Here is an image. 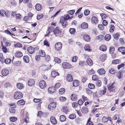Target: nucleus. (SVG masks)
<instances>
[{
    "label": "nucleus",
    "mask_w": 125,
    "mask_h": 125,
    "mask_svg": "<svg viewBox=\"0 0 125 125\" xmlns=\"http://www.w3.org/2000/svg\"><path fill=\"white\" fill-rule=\"evenodd\" d=\"M23 97L22 94L21 92L17 91L15 93L13 97L15 99H21Z\"/></svg>",
    "instance_id": "obj_1"
},
{
    "label": "nucleus",
    "mask_w": 125,
    "mask_h": 125,
    "mask_svg": "<svg viewBox=\"0 0 125 125\" xmlns=\"http://www.w3.org/2000/svg\"><path fill=\"white\" fill-rule=\"evenodd\" d=\"M0 14L1 16H6L8 17L10 15V12L8 10L5 11L4 10H0Z\"/></svg>",
    "instance_id": "obj_2"
},
{
    "label": "nucleus",
    "mask_w": 125,
    "mask_h": 125,
    "mask_svg": "<svg viewBox=\"0 0 125 125\" xmlns=\"http://www.w3.org/2000/svg\"><path fill=\"white\" fill-rule=\"evenodd\" d=\"M62 19H60V22L61 23L63 28H65L68 25V23L66 20L64 19V18Z\"/></svg>",
    "instance_id": "obj_3"
},
{
    "label": "nucleus",
    "mask_w": 125,
    "mask_h": 125,
    "mask_svg": "<svg viewBox=\"0 0 125 125\" xmlns=\"http://www.w3.org/2000/svg\"><path fill=\"white\" fill-rule=\"evenodd\" d=\"M62 47V44L60 42H57L55 45V49L58 51L60 50Z\"/></svg>",
    "instance_id": "obj_4"
},
{
    "label": "nucleus",
    "mask_w": 125,
    "mask_h": 125,
    "mask_svg": "<svg viewBox=\"0 0 125 125\" xmlns=\"http://www.w3.org/2000/svg\"><path fill=\"white\" fill-rule=\"evenodd\" d=\"M54 28L53 26H51L49 27L48 28L47 31L46 32H48L45 36H49L50 35V33H51L52 32L53 33L54 31Z\"/></svg>",
    "instance_id": "obj_5"
},
{
    "label": "nucleus",
    "mask_w": 125,
    "mask_h": 125,
    "mask_svg": "<svg viewBox=\"0 0 125 125\" xmlns=\"http://www.w3.org/2000/svg\"><path fill=\"white\" fill-rule=\"evenodd\" d=\"M56 107V103L55 102H52L50 103L48 105L49 109L51 111L54 109Z\"/></svg>",
    "instance_id": "obj_6"
},
{
    "label": "nucleus",
    "mask_w": 125,
    "mask_h": 125,
    "mask_svg": "<svg viewBox=\"0 0 125 125\" xmlns=\"http://www.w3.org/2000/svg\"><path fill=\"white\" fill-rule=\"evenodd\" d=\"M62 66L65 69H70L71 68V65L67 62H64L62 64Z\"/></svg>",
    "instance_id": "obj_7"
},
{
    "label": "nucleus",
    "mask_w": 125,
    "mask_h": 125,
    "mask_svg": "<svg viewBox=\"0 0 125 125\" xmlns=\"http://www.w3.org/2000/svg\"><path fill=\"white\" fill-rule=\"evenodd\" d=\"M39 86L41 89H44L46 86V83L43 80L40 81L39 84Z\"/></svg>",
    "instance_id": "obj_8"
},
{
    "label": "nucleus",
    "mask_w": 125,
    "mask_h": 125,
    "mask_svg": "<svg viewBox=\"0 0 125 125\" xmlns=\"http://www.w3.org/2000/svg\"><path fill=\"white\" fill-rule=\"evenodd\" d=\"M27 50L28 52L30 54L34 53L35 50L34 48L31 46L28 47Z\"/></svg>",
    "instance_id": "obj_9"
},
{
    "label": "nucleus",
    "mask_w": 125,
    "mask_h": 125,
    "mask_svg": "<svg viewBox=\"0 0 125 125\" xmlns=\"http://www.w3.org/2000/svg\"><path fill=\"white\" fill-rule=\"evenodd\" d=\"M91 20L92 23L95 24H97L98 22V18L95 16H93L91 18Z\"/></svg>",
    "instance_id": "obj_10"
},
{
    "label": "nucleus",
    "mask_w": 125,
    "mask_h": 125,
    "mask_svg": "<svg viewBox=\"0 0 125 125\" xmlns=\"http://www.w3.org/2000/svg\"><path fill=\"white\" fill-rule=\"evenodd\" d=\"M9 71L7 69H4L1 71L2 74L4 76H6L8 75L9 73Z\"/></svg>",
    "instance_id": "obj_11"
},
{
    "label": "nucleus",
    "mask_w": 125,
    "mask_h": 125,
    "mask_svg": "<svg viewBox=\"0 0 125 125\" xmlns=\"http://www.w3.org/2000/svg\"><path fill=\"white\" fill-rule=\"evenodd\" d=\"M66 79L67 81L68 82H71L73 80V78L71 74L67 75Z\"/></svg>",
    "instance_id": "obj_12"
},
{
    "label": "nucleus",
    "mask_w": 125,
    "mask_h": 125,
    "mask_svg": "<svg viewBox=\"0 0 125 125\" xmlns=\"http://www.w3.org/2000/svg\"><path fill=\"white\" fill-rule=\"evenodd\" d=\"M60 31L58 29L57 27H56L55 29H54V31L52 34H51V36L53 35V34L55 35L56 36H57L58 34L60 33Z\"/></svg>",
    "instance_id": "obj_13"
},
{
    "label": "nucleus",
    "mask_w": 125,
    "mask_h": 125,
    "mask_svg": "<svg viewBox=\"0 0 125 125\" xmlns=\"http://www.w3.org/2000/svg\"><path fill=\"white\" fill-rule=\"evenodd\" d=\"M64 16L61 17V19H62V18H64V19L65 20H68V19H70L73 18V16L70 17L68 14H65L64 15Z\"/></svg>",
    "instance_id": "obj_14"
},
{
    "label": "nucleus",
    "mask_w": 125,
    "mask_h": 125,
    "mask_svg": "<svg viewBox=\"0 0 125 125\" xmlns=\"http://www.w3.org/2000/svg\"><path fill=\"white\" fill-rule=\"evenodd\" d=\"M97 72L100 75H103L105 74V71L104 69L102 68L99 69Z\"/></svg>",
    "instance_id": "obj_15"
},
{
    "label": "nucleus",
    "mask_w": 125,
    "mask_h": 125,
    "mask_svg": "<svg viewBox=\"0 0 125 125\" xmlns=\"http://www.w3.org/2000/svg\"><path fill=\"white\" fill-rule=\"evenodd\" d=\"M34 84V81L32 79H30L28 81V85L30 86H33Z\"/></svg>",
    "instance_id": "obj_16"
},
{
    "label": "nucleus",
    "mask_w": 125,
    "mask_h": 125,
    "mask_svg": "<svg viewBox=\"0 0 125 125\" xmlns=\"http://www.w3.org/2000/svg\"><path fill=\"white\" fill-rule=\"evenodd\" d=\"M81 111L83 114H86L88 112V109L87 107H84L81 109Z\"/></svg>",
    "instance_id": "obj_17"
},
{
    "label": "nucleus",
    "mask_w": 125,
    "mask_h": 125,
    "mask_svg": "<svg viewBox=\"0 0 125 125\" xmlns=\"http://www.w3.org/2000/svg\"><path fill=\"white\" fill-rule=\"evenodd\" d=\"M84 40L88 42L90 40V38L89 36L88 35H85L83 36Z\"/></svg>",
    "instance_id": "obj_18"
},
{
    "label": "nucleus",
    "mask_w": 125,
    "mask_h": 125,
    "mask_svg": "<svg viewBox=\"0 0 125 125\" xmlns=\"http://www.w3.org/2000/svg\"><path fill=\"white\" fill-rule=\"evenodd\" d=\"M103 89L100 91L99 94L101 95H104L106 93V88L105 86L103 87Z\"/></svg>",
    "instance_id": "obj_19"
},
{
    "label": "nucleus",
    "mask_w": 125,
    "mask_h": 125,
    "mask_svg": "<svg viewBox=\"0 0 125 125\" xmlns=\"http://www.w3.org/2000/svg\"><path fill=\"white\" fill-rule=\"evenodd\" d=\"M50 121L51 123L53 124H56L57 123L56 120L54 117H52L51 118Z\"/></svg>",
    "instance_id": "obj_20"
},
{
    "label": "nucleus",
    "mask_w": 125,
    "mask_h": 125,
    "mask_svg": "<svg viewBox=\"0 0 125 125\" xmlns=\"http://www.w3.org/2000/svg\"><path fill=\"white\" fill-rule=\"evenodd\" d=\"M15 56L18 57H20L22 56V54L21 52L19 51H17L15 54Z\"/></svg>",
    "instance_id": "obj_21"
},
{
    "label": "nucleus",
    "mask_w": 125,
    "mask_h": 125,
    "mask_svg": "<svg viewBox=\"0 0 125 125\" xmlns=\"http://www.w3.org/2000/svg\"><path fill=\"white\" fill-rule=\"evenodd\" d=\"M108 88V90L110 92L113 91L115 89L113 83L111 85H110Z\"/></svg>",
    "instance_id": "obj_22"
},
{
    "label": "nucleus",
    "mask_w": 125,
    "mask_h": 125,
    "mask_svg": "<svg viewBox=\"0 0 125 125\" xmlns=\"http://www.w3.org/2000/svg\"><path fill=\"white\" fill-rule=\"evenodd\" d=\"M77 98V95L75 94H72L71 96V99L73 101H75Z\"/></svg>",
    "instance_id": "obj_23"
},
{
    "label": "nucleus",
    "mask_w": 125,
    "mask_h": 125,
    "mask_svg": "<svg viewBox=\"0 0 125 125\" xmlns=\"http://www.w3.org/2000/svg\"><path fill=\"white\" fill-rule=\"evenodd\" d=\"M88 24L87 23L84 22H83L81 24V26L82 28L83 29H86L88 27Z\"/></svg>",
    "instance_id": "obj_24"
},
{
    "label": "nucleus",
    "mask_w": 125,
    "mask_h": 125,
    "mask_svg": "<svg viewBox=\"0 0 125 125\" xmlns=\"http://www.w3.org/2000/svg\"><path fill=\"white\" fill-rule=\"evenodd\" d=\"M107 47L104 45H103L100 47V50L103 52L107 50Z\"/></svg>",
    "instance_id": "obj_25"
},
{
    "label": "nucleus",
    "mask_w": 125,
    "mask_h": 125,
    "mask_svg": "<svg viewBox=\"0 0 125 125\" xmlns=\"http://www.w3.org/2000/svg\"><path fill=\"white\" fill-rule=\"evenodd\" d=\"M107 57L106 54H103L100 56V59L102 62H103L106 59Z\"/></svg>",
    "instance_id": "obj_26"
},
{
    "label": "nucleus",
    "mask_w": 125,
    "mask_h": 125,
    "mask_svg": "<svg viewBox=\"0 0 125 125\" xmlns=\"http://www.w3.org/2000/svg\"><path fill=\"white\" fill-rule=\"evenodd\" d=\"M59 74V73L57 72L54 71H52L51 73V75L52 77H55L56 76L58 75Z\"/></svg>",
    "instance_id": "obj_27"
},
{
    "label": "nucleus",
    "mask_w": 125,
    "mask_h": 125,
    "mask_svg": "<svg viewBox=\"0 0 125 125\" xmlns=\"http://www.w3.org/2000/svg\"><path fill=\"white\" fill-rule=\"evenodd\" d=\"M35 9L37 11L40 10L42 8L41 5L39 3H37L35 6Z\"/></svg>",
    "instance_id": "obj_28"
},
{
    "label": "nucleus",
    "mask_w": 125,
    "mask_h": 125,
    "mask_svg": "<svg viewBox=\"0 0 125 125\" xmlns=\"http://www.w3.org/2000/svg\"><path fill=\"white\" fill-rule=\"evenodd\" d=\"M39 54L40 56L44 57L45 55V54L44 51L42 50H40L39 52Z\"/></svg>",
    "instance_id": "obj_29"
},
{
    "label": "nucleus",
    "mask_w": 125,
    "mask_h": 125,
    "mask_svg": "<svg viewBox=\"0 0 125 125\" xmlns=\"http://www.w3.org/2000/svg\"><path fill=\"white\" fill-rule=\"evenodd\" d=\"M25 103V102L22 99L19 101L17 102V104L19 105H24Z\"/></svg>",
    "instance_id": "obj_30"
},
{
    "label": "nucleus",
    "mask_w": 125,
    "mask_h": 125,
    "mask_svg": "<svg viewBox=\"0 0 125 125\" xmlns=\"http://www.w3.org/2000/svg\"><path fill=\"white\" fill-rule=\"evenodd\" d=\"M79 84V81L77 80H74L73 81V85L74 87H76Z\"/></svg>",
    "instance_id": "obj_31"
},
{
    "label": "nucleus",
    "mask_w": 125,
    "mask_h": 125,
    "mask_svg": "<svg viewBox=\"0 0 125 125\" xmlns=\"http://www.w3.org/2000/svg\"><path fill=\"white\" fill-rule=\"evenodd\" d=\"M56 90L54 88V87H49L48 89V91L49 92L51 93H54V92Z\"/></svg>",
    "instance_id": "obj_32"
},
{
    "label": "nucleus",
    "mask_w": 125,
    "mask_h": 125,
    "mask_svg": "<svg viewBox=\"0 0 125 125\" xmlns=\"http://www.w3.org/2000/svg\"><path fill=\"white\" fill-rule=\"evenodd\" d=\"M60 119L61 121L63 122L66 120V118L64 115H62L60 116Z\"/></svg>",
    "instance_id": "obj_33"
},
{
    "label": "nucleus",
    "mask_w": 125,
    "mask_h": 125,
    "mask_svg": "<svg viewBox=\"0 0 125 125\" xmlns=\"http://www.w3.org/2000/svg\"><path fill=\"white\" fill-rule=\"evenodd\" d=\"M17 86L18 89H21L24 87L23 85L20 83H17Z\"/></svg>",
    "instance_id": "obj_34"
},
{
    "label": "nucleus",
    "mask_w": 125,
    "mask_h": 125,
    "mask_svg": "<svg viewBox=\"0 0 125 125\" xmlns=\"http://www.w3.org/2000/svg\"><path fill=\"white\" fill-rule=\"evenodd\" d=\"M2 46V50L3 52L5 53H6L7 52H9V49H7L6 47L3 46L1 43Z\"/></svg>",
    "instance_id": "obj_35"
},
{
    "label": "nucleus",
    "mask_w": 125,
    "mask_h": 125,
    "mask_svg": "<svg viewBox=\"0 0 125 125\" xmlns=\"http://www.w3.org/2000/svg\"><path fill=\"white\" fill-rule=\"evenodd\" d=\"M23 59L24 61L26 63H28L29 62V57L27 56H24L23 57Z\"/></svg>",
    "instance_id": "obj_36"
},
{
    "label": "nucleus",
    "mask_w": 125,
    "mask_h": 125,
    "mask_svg": "<svg viewBox=\"0 0 125 125\" xmlns=\"http://www.w3.org/2000/svg\"><path fill=\"white\" fill-rule=\"evenodd\" d=\"M86 62L87 64L89 66L92 65L93 64L92 61L90 58H89L87 59Z\"/></svg>",
    "instance_id": "obj_37"
},
{
    "label": "nucleus",
    "mask_w": 125,
    "mask_h": 125,
    "mask_svg": "<svg viewBox=\"0 0 125 125\" xmlns=\"http://www.w3.org/2000/svg\"><path fill=\"white\" fill-rule=\"evenodd\" d=\"M115 29V27L114 25H110V31L111 32H113Z\"/></svg>",
    "instance_id": "obj_38"
},
{
    "label": "nucleus",
    "mask_w": 125,
    "mask_h": 125,
    "mask_svg": "<svg viewBox=\"0 0 125 125\" xmlns=\"http://www.w3.org/2000/svg\"><path fill=\"white\" fill-rule=\"evenodd\" d=\"M105 38L107 41H108L111 38V36L109 34H107L105 36Z\"/></svg>",
    "instance_id": "obj_39"
},
{
    "label": "nucleus",
    "mask_w": 125,
    "mask_h": 125,
    "mask_svg": "<svg viewBox=\"0 0 125 125\" xmlns=\"http://www.w3.org/2000/svg\"><path fill=\"white\" fill-rule=\"evenodd\" d=\"M118 51L120 52L125 51V47H119L117 50Z\"/></svg>",
    "instance_id": "obj_40"
},
{
    "label": "nucleus",
    "mask_w": 125,
    "mask_h": 125,
    "mask_svg": "<svg viewBox=\"0 0 125 125\" xmlns=\"http://www.w3.org/2000/svg\"><path fill=\"white\" fill-rule=\"evenodd\" d=\"M113 36L114 39L116 40H118L119 37V33H116L115 34H114L113 35Z\"/></svg>",
    "instance_id": "obj_41"
},
{
    "label": "nucleus",
    "mask_w": 125,
    "mask_h": 125,
    "mask_svg": "<svg viewBox=\"0 0 125 125\" xmlns=\"http://www.w3.org/2000/svg\"><path fill=\"white\" fill-rule=\"evenodd\" d=\"M69 32L71 34H73L75 32V30L74 28H71L70 29Z\"/></svg>",
    "instance_id": "obj_42"
},
{
    "label": "nucleus",
    "mask_w": 125,
    "mask_h": 125,
    "mask_svg": "<svg viewBox=\"0 0 125 125\" xmlns=\"http://www.w3.org/2000/svg\"><path fill=\"white\" fill-rule=\"evenodd\" d=\"M88 86L90 89H94L95 87V85L92 83H89L88 84Z\"/></svg>",
    "instance_id": "obj_43"
},
{
    "label": "nucleus",
    "mask_w": 125,
    "mask_h": 125,
    "mask_svg": "<svg viewBox=\"0 0 125 125\" xmlns=\"http://www.w3.org/2000/svg\"><path fill=\"white\" fill-rule=\"evenodd\" d=\"M121 62V61L119 59H116L112 61V63L114 64H116L120 63Z\"/></svg>",
    "instance_id": "obj_44"
},
{
    "label": "nucleus",
    "mask_w": 125,
    "mask_h": 125,
    "mask_svg": "<svg viewBox=\"0 0 125 125\" xmlns=\"http://www.w3.org/2000/svg\"><path fill=\"white\" fill-rule=\"evenodd\" d=\"M9 111L10 113H13L15 112V110L13 107L11 106V108L10 109Z\"/></svg>",
    "instance_id": "obj_45"
},
{
    "label": "nucleus",
    "mask_w": 125,
    "mask_h": 125,
    "mask_svg": "<svg viewBox=\"0 0 125 125\" xmlns=\"http://www.w3.org/2000/svg\"><path fill=\"white\" fill-rule=\"evenodd\" d=\"M10 119L11 122H14L17 120V118L15 117H12L10 118Z\"/></svg>",
    "instance_id": "obj_46"
},
{
    "label": "nucleus",
    "mask_w": 125,
    "mask_h": 125,
    "mask_svg": "<svg viewBox=\"0 0 125 125\" xmlns=\"http://www.w3.org/2000/svg\"><path fill=\"white\" fill-rule=\"evenodd\" d=\"M21 62L20 61H17L13 63V64L14 66H18L21 63Z\"/></svg>",
    "instance_id": "obj_47"
},
{
    "label": "nucleus",
    "mask_w": 125,
    "mask_h": 125,
    "mask_svg": "<svg viewBox=\"0 0 125 125\" xmlns=\"http://www.w3.org/2000/svg\"><path fill=\"white\" fill-rule=\"evenodd\" d=\"M41 67H42V68L44 70H45L48 69L47 66H46L45 64H42L41 65Z\"/></svg>",
    "instance_id": "obj_48"
},
{
    "label": "nucleus",
    "mask_w": 125,
    "mask_h": 125,
    "mask_svg": "<svg viewBox=\"0 0 125 125\" xmlns=\"http://www.w3.org/2000/svg\"><path fill=\"white\" fill-rule=\"evenodd\" d=\"M65 92V89L64 88H62L59 90V93L60 94H63Z\"/></svg>",
    "instance_id": "obj_49"
},
{
    "label": "nucleus",
    "mask_w": 125,
    "mask_h": 125,
    "mask_svg": "<svg viewBox=\"0 0 125 125\" xmlns=\"http://www.w3.org/2000/svg\"><path fill=\"white\" fill-rule=\"evenodd\" d=\"M75 12V10H72L68 11L67 12L69 14L73 15L74 13Z\"/></svg>",
    "instance_id": "obj_50"
},
{
    "label": "nucleus",
    "mask_w": 125,
    "mask_h": 125,
    "mask_svg": "<svg viewBox=\"0 0 125 125\" xmlns=\"http://www.w3.org/2000/svg\"><path fill=\"white\" fill-rule=\"evenodd\" d=\"M89 46L88 44H86L85 45L84 48L85 50L87 51H90L91 50L89 49Z\"/></svg>",
    "instance_id": "obj_51"
},
{
    "label": "nucleus",
    "mask_w": 125,
    "mask_h": 125,
    "mask_svg": "<svg viewBox=\"0 0 125 125\" xmlns=\"http://www.w3.org/2000/svg\"><path fill=\"white\" fill-rule=\"evenodd\" d=\"M55 62L57 63H59L61 62V60L59 58L55 57L54 58Z\"/></svg>",
    "instance_id": "obj_52"
},
{
    "label": "nucleus",
    "mask_w": 125,
    "mask_h": 125,
    "mask_svg": "<svg viewBox=\"0 0 125 125\" xmlns=\"http://www.w3.org/2000/svg\"><path fill=\"white\" fill-rule=\"evenodd\" d=\"M69 118L71 119H73L75 118L76 115L74 114L70 115L69 116Z\"/></svg>",
    "instance_id": "obj_53"
},
{
    "label": "nucleus",
    "mask_w": 125,
    "mask_h": 125,
    "mask_svg": "<svg viewBox=\"0 0 125 125\" xmlns=\"http://www.w3.org/2000/svg\"><path fill=\"white\" fill-rule=\"evenodd\" d=\"M117 76L119 79L121 78H122L123 74L120 72H118Z\"/></svg>",
    "instance_id": "obj_54"
},
{
    "label": "nucleus",
    "mask_w": 125,
    "mask_h": 125,
    "mask_svg": "<svg viewBox=\"0 0 125 125\" xmlns=\"http://www.w3.org/2000/svg\"><path fill=\"white\" fill-rule=\"evenodd\" d=\"M59 99L60 101L62 102L65 101L66 100V98L65 97L63 96L60 97Z\"/></svg>",
    "instance_id": "obj_55"
},
{
    "label": "nucleus",
    "mask_w": 125,
    "mask_h": 125,
    "mask_svg": "<svg viewBox=\"0 0 125 125\" xmlns=\"http://www.w3.org/2000/svg\"><path fill=\"white\" fill-rule=\"evenodd\" d=\"M11 62V59H7L5 60V62L6 64H9Z\"/></svg>",
    "instance_id": "obj_56"
},
{
    "label": "nucleus",
    "mask_w": 125,
    "mask_h": 125,
    "mask_svg": "<svg viewBox=\"0 0 125 125\" xmlns=\"http://www.w3.org/2000/svg\"><path fill=\"white\" fill-rule=\"evenodd\" d=\"M115 49V47H110L109 49L110 53L111 54L114 51Z\"/></svg>",
    "instance_id": "obj_57"
},
{
    "label": "nucleus",
    "mask_w": 125,
    "mask_h": 125,
    "mask_svg": "<svg viewBox=\"0 0 125 125\" xmlns=\"http://www.w3.org/2000/svg\"><path fill=\"white\" fill-rule=\"evenodd\" d=\"M116 71L114 69L112 68L109 70V72L112 74H114L115 72Z\"/></svg>",
    "instance_id": "obj_58"
},
{
    "label": "nucleus",
    "mask_w": 125,
    "mask_h": 125,
    "mask_svg": "<svg viewBox=\"0 0 125 125\" xmlns=\"http://www.w3.org/2000/svg\"><path fill=\"white\" fill-rule=\"evenodd\" d=\"M43 16V14H38L37 16V19L39 20Z\"/></svg>",
    "instance_id": "obj_59"
},
{
    "label": "nucleus",
    "mask_w": 125,
    "mask_h": 125,
    "mask_svg": "<svg viewBox=\"0 0 125 125\" xmlns=\"http://www.w3.org/2000/svg\"><path fill=\"white\" fill-rule=\"evenodd\" d=\"M60 85L61 84L60 83H57L55 84L54 87L56 90V89L59 88L60 87Z\"/></svg>",
    "instance_id": "obj_60"
},
{
    "label": "nucleus",
    "mask_w": 125,
    "mask_h": 125,
    "mask_svg": "<svg viewBox=\"0 0 125 125\" xmlns=\"http://www.w3.org/2000/svg\"><path fill=\"white\" fill-rule=\"evenodd\" d=\"M96 85L98 87L100 86L101 85L102 83L100 80H98L96 82Z\"/></svg>",
    "instance_id": "obj_61"
},
{
    "label": "nucleus",
    "mask_w": 125,
    "mask_h": 125,
    "mask_svg": "<svg viewBox=\"0 0 125 125\" xmlns=\"http://www.w3.org/2000/svg\"><path fill=\"white\" fill-rule=\"evenodd\" d=\"M15 47H22V44L19 43H18L14 45Z\"/></svg>",
    "instance_id": "obj_62"
},
{
    "label": "nucleus",
    "mask_w": 125,
    "mask_h": 125,
    "mask_svg": "<svg viewBox=\"0 0 125 125\" xmlns=\"http://www.w3.org/2000/svg\"><path fill=\"white\" fill-rule=\"evenodd\" d=\"M10 84L9 83H5L4 85V87L6 88L10 87Z\"/></svg>",
    "instance_id": "obj_63"
},
{
    "label": "nucleus",
    "mask_w": 125,
    "mask_h": 125,
    "mask_svg": "<svg viewBox=\"0 0 125 125\" xmlns=\"http://www.w3.org/2000/svg\"><path fill=\"white\" fill-rule=\"evenodd\" d=\"M97 39L100 41L102 40L104 38V36L102 35H100L97 37Z\"/></svg>",
    "instance_id": "obj_64"
}]
</instances>
